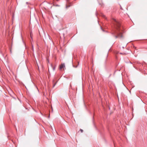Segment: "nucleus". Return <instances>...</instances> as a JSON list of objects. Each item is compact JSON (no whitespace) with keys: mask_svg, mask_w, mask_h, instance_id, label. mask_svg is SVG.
I'll use <instances>...</instances> for the list:
<instances>
[{"mask_svg":"<svg viewBox=\"0 0 147 147\" xmlns=\"http://www.w3.org/2000/svg\"><path fill=\"white\" fill-rule=\"evenodd\" d=\"M114 26L111 32V34L115 38H121L123 37L122 32V28L121 26L120 23L116 20H114Z\"/></svg>","mask_w":147,"mask_h":147,"instance_id":"f257e3e1","label":"nucleus"},{"mask_svg":"<svg viewBox=\"0 0 147 147\" xmlns=\"http://www.w3.org/2000/svg\"><path fill=\"white\" fill-rule=\"evenodd\" d=\"M64 67H65L64 63L62 64L61 65H59V68L60 69H61Z\"/></svg>","mask_w":147,"mask_h":147,"instance_id":"f03ea898","label":"nucleus"},{"mask_svg":"<svg viewBox=\"0 0 147 147\" xmlns=\"http://www.w3.org/2000/svg\"><path fill=\"white\" fill-rule=\"evenodd\" d=\"M72 5V4L71 3H69V4H67V5H66V8H67L69 7H70V6H71Z\"/></svg>","mask_w":147,"mask_h":147,"instance_id":"7ed1b4c3","label":"nucleus"},{"mask_svg":"<svg viewBox=\"0 0 147 147\" xmlns=\"http://www.w3.org/2000/svg\"><path fill=\"white\" fill-rule=\"evenodd\" d=\"M51 67H52L53 69V71L55 70V67L53 66V65L52 64H51Z\"/></svg>","mask_w":147,"mask_h":147,"instance_id":"20e7f679","label":"nucleus"},{"mask_svg":"<svg viewBox=\"0 0 147 147\" xmlns=\"http://www.w3.org/2000/svg\"><path fill=\"white\" fill-rule=\"evenodd\" d=\"M80 131L81 133H82L83 131V130H82V129H80Z\"/></svg>","mask_w":147,"mask_h":147,"instance_id":"39448f33","label":"nucleus"},{"mask_svg":"<svg viewBox=\"0 0 147 147\" xmlns=\"http://www.w3.org/2000/svg\"><path fill=\"white\" fill-rule=\"evenodd\" d=\"M120 53L121 54H125V53Z\"/></svg>","mask_w":147,"mask_h":147,"instance_id":"423d86ee","label":"nucleus"},{"mask_svg":"<svg viewBox=\"0 0 147 147\" xmlns=\"http://www.w3.org/2000/svg\"><path fill=\"white\" fill-rule=\"evenodd\" d=\"M100 28H101V29L103 31H104V30L102 29V27H100Z\"/></svg>","mask_w":147,"mask_h":147,"instance_id":"0eeeda50","label":"nucleus"},{"mask_svg":"<svg viewBox=\"0 0 147 147\" xmlns=\"http://www.w3.org/2000/svg\"><path fill=\"white\" fill-rule=\"evenodd\" d=\"M56 84V83H55V84H54L53 85V87H54L55 86V84Z\"/></svg>","mask_w":147,"mask_h":147,"instance_id":"6e6552de","label":"nucleus"},{"mask_svg":"<svg viewBox=\"0 0 147 147\" xmlns=\"http://www.w3.org/2000/svg\"><path fill=\"white\" fill-rule=\"evenodd\" d=\"M121 9H122V8L121 7Z\"/></svg>","mask_w":147,"mask_h":147,"instance_id":"1a4fd4ad","label":"nucleus"},{"mask_svg":"<svg viewBox=\"0 0 147 147\" xmlns=\"http://www.w3.org/2000/svg\"><path fill=\"white\" fill-rule=\"evenodd\" d=\"M49 117H50V115H49Z\"/></svg>","mask_w":147,"mask_h":147,"instance_id":"9d476101","label":"nucleus"}]
</instances>
